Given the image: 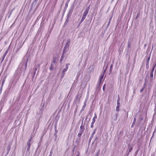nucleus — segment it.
<instances>
[{
    "label": "nucleus",
    "mask_w": 156,
    "mask_h": 156,
    "mask_svg": "<svg viewBox=\"0 0 156 156\" xmlns=\"http://www.w3.org/2000/svg\"><path fill=\"white\" fill-rule=\"evenodd\" d=\"M144 87L142 88L141 90H140V92H142L144 90Z\"/></svg>",
    "instance_id": "a18cd8bd"
},
{
    "label": "nucleus",
    "mask_w": 156,
    "mask_h": 156,
    "mask_svg": "<svg viewBox=\"0 0 156 156\" xmlns=\"http://www.w3.org/2000/svg\"><path fill=\"white\" fill-rule=\"evenodd\" d=\"M153 73L154 72H151L150 75V82H152L153 80Z\"/></svg>",
    "instance_id": "9b49d317"
},
{
    "label": "nucleus",
    "mask_w": 156,
    "mask_h": 156,
    "mask_svg": "<svg viewBox=\"0 0 156 156\" xmlns=\"http://www.w3.org/2000/svg\"><path fill=\"white\" fill-rule=\"evenodd\" d=\"M24 42H23V44L20 43L19 44L18 46L17 47V50L16 52L18 51L20 48L22 47L23 45V44Z\"/></svg>",
    "instance_id": "0eeeda50"
},
{
    "label": "nucleus",
    "mask_w": 156,
    "mask_h": 156,
    "mask_svg": "<svg viewBox=\"0 0 156 156\" xmlns=\"http://www.w3.org/2000/svg\"><path fill=\"white\" fill-rule=\"evenodd\" d=\"M112 18H110V19H109V21L111 22V20H112Z\"/></svg>",
    "instance_id": "6e6d98bb"
},
{
    "label": "nucleus",
    "mask_w": 156,
    "mask_h": 156,
    "mask_svg": "<svg viewBox=\"0 0 156 156\" xmlns=\"http://www.w3.org/2000/svg\"><path fill=\"white\" fill-rule=\"evenodd\" d=\"M32 137H31L28 140L27 142V150L26 151V152H28L29 151L30 146V143L31 141V138Z\"/></svg>",
    "instance_id": "39448f33"
},
{
    "label": "nucleus",
    "mask_w": 156,
    "mask_h": 156,
    "mask_svg": "<svg viewBox=\"0 0 156 156\" xmlns=\"http://www.w3.org/2000/svg\"><path fill=\"white\" fill-rule=\"evenodd\" d=\"M44 103L43 104H42L39 108L40 110L43 111V110L44 108Z\"/></svg>",
    "instance_id": "4468645a"
},
{
    "label": "nucleus",
    "mask_w": 156,
    "mask_h": 156,
    "mask_svg": "<svg viewBox=\"0 0 156 156\" xmlns=\"http://www.w3.org/2000/svg\"><path fill=\"white\" fill-rule=\"evenodd\" d=\"M97 118V116L96 115L95 113L94 114V116L93 117V119H92V122H95L96 121V119Z\"/></svg>",
    "instance_id": "aec40b11"
},
{
    "label": "nucleus",
    "mask_w": 156,
    "mask_h": 156,
    "mask_svg": "<svg viewBox=\"0 0 156 156\" xmlns=\"http://www.w3.org/2000/svg\"><path fill=\"white\" fill-rule=\"evenodd\" d=\"M70 40L69 39L67 40V42L65 44V47L68 48H69L70 45Z\"/></svg>",
    "instance_id": "9d476101"
},
{
    "label": "nucleus",
    "mask_w": 156,
    "mask_h": 156,
    "mask_svg": "<svg viewBox=\"0 0 156 156\" xmlns=\"http://www.w3.org/2000/svg\"><path fill=\"white\" fill-rule=\"evenodd\" d=\"M155 131L154 130V131L153 132V136H154V133H155Z\"/></svg>",
    "instance_id": "5fc2aeb1"
},
{
    "label": "nucleus",
    "mask_w": 156,
    "mask_h": 156,
    "mask_svg": "<svg viewBox=\"0 0 156 156\" xmlns=\"http://www.w3.org/2000/svg\"><path fill=\"white\" fill-rule=\"evenodd\" d=\"M117 106H119V105H120V102L117 101Z\"/></svg>",
    "instance_id": "49530a36"
},
{
    "label": "nucleus",
    "mask_w": 156,
    "mask_h": 156,
    "mask_svg": "<svg viewBox=\"0 0 156 156\" xmlns=\"http://www.w3.org/2000/svg\"><path fill=\"white\" fill-rule=\"evenodd\" d=\"M119 106H117L116 107V110L117 112H118L119 110Z\"/></svg>",
    "instance_id": "c85d7f7f"
},
{
    "label": "nucleus",
    "mask_w": 156,
    "mask_h": 156,
    "mask_svg": "<svg viewBox=\"0 0 156 156\" xmlns=\"http://www.w3.org/2000/svg\"><path fill=\"white\" fill-rule=\"evenodd\" d=\"M156 62L155 64H153V67L151 70V72H154L155 67H156Z\"/></svg>",
    "instance_id": "b1692460"
},
{
    "label": "nucleus",
    "mask_w": 156,
    "mask_h": 156,
    "mask_svg": "<svg viewBox=\"0 0 156 156\" xmlns=\"http://www.w3.org/2000/svg\"><path fill=\"white\" fill-rule=\"evenodd\" d=\"M19 80V79L18 78H17L16 80H15V79H12L10 81V83H16L17 81L18 80Z\"/></svg>",
    "instance_id": "6ab92c4d"
},
{
    "label": "nucleus",
    "mask_w": 156,
    "mask_h": 156,
    "mask_svg": "<svg viewBox=\"0 0 156 156\" xmlns=\"http://www.w3.org/2000/svg\"><path fill=\"white\" fill-rule=\"evenodd\" d=\"M107 66H106V68H105V69L104 72L103 73H104V74L105 73V72L106 70H107Z\"/></svg>",
    "instance_id": "c03bdc74"
},
{
    "label": "nucleus",
    "mask_w": 156,
    "mask_h": 156,
    "mask_svg": "<svg viewBox=\"0 0 156 156\" xmlns=\"http://www.w3.org/2000/svg\"><path fill=\"white\" fill-rule=\"evenodd\" d=\"M89 6L86 9L85 12L83 13V16H86L87 14L88 13L89 11Z\"/></svg>",
    "instance_id": "1a4fd4ad"
},
{
    "label": "nucleus",
    "mask_w": 156,
    "mask_h": 156,
    "mask_svg": "<svg viewBox=\"0 0 156 156\" xmlns=\"http://www.w3.org/2000/svg\"><path fill=\"white\" fill-rule=\"evenodd\" d=\"M86 16H83L82 17V18L80 22V23H79V26H80V24L83 22L84 20L86 18Z\"/></svg>",
    "instance_id": "ddd939ff"
},
{
    "label": "nucleus",
    "mask_w": 156,
    "mask_h": 156,
    "mask_svg": "<svg viewBox=\"0 0 156 156\" xmlns=\"http://www.w3.org/2000/svg\"><path fill=\"white\" fill-rule=\"evenodd\" d=\"M113 67V65L112 64H111L110 66V69H109V71L110 72H111L112 71V69Z\"/></svg>",
    "instance_id": "c756f323"
},
{
    "label": "nucleus",
    "mask_w": 156,
    "mask_h": 156,
    "mask_svg": "<svg viewBox=\"0 0 156 156\" xmlns=\"http://www.w3.org/2000/svg\"><path fill=\"white\" fill-rule=\"evenodd\" d=\"M145 81L146 82V78H145Z\"/></svg>",
    "instance_id": "680f3d73"
},
{
    "label": "nucleus",
    "mask_w": 156,
    "mask_h": 156,
    "mask_svg": "<svg viewBox=\"0 0 156 156\" xmlns=\"http://www.w3.org/2000/svg\"><path fill=\"white\" fill-rule=\"evenodd\" d=\"M52 151H53L52 149L51 148V151L50 152V155L49 156H52V154L53 153Z\"/></svg>",
    "instance_id": "4c0bfd02"
},
{
    "label": "nucleus",
    "mask_w": 156,
    "mask_h": 156,
    "mask_svg": "<svg viewBox=\"0 0 156 156\" xmlns=\"http://www.w3.org/2000/svg\"><path fill=\"white\" fill-rule=\"evenodd\" d=\"M118 116V113L115 114L114 116V120H115L116 119Z\"/></svg>",
    "instance_id": "cd10ccee"
},
{
    "label": "nucleus",
    "mask_w": 156,
    "mask_h": 156,
    "mask_svg": "<svg viewBox=\"0 0 156 156\" xmlns=\"http://www.w3.org/2000/svg\"><path fill=\"white\" fill-rule=\"evenodd\" d=\"M105 84L103 86V90L104 91L105 90Z\"/></svg>",
    "instance_id": "a19ab883"
},
{
    "label": "nucleus",
    "mask_w": 156,
    "mask_h": 156,
    "mask_svg": "<svg viewBox=\"0 0 156 156\" xmlns=\"http://www.w3.org/2000/svg\"><path fill=\"white\" fill-rule=\"evenodd\" d=\"M69 63H67L66 64L65 66V68L63 69L62 71V77H63L65 75V73L67 71L68 69V66L70 65Z\"/></svg>",
    "instance_id": "7ed1b4c3"
},
{
    "label": "nucleus",
    "mask_w": 156,
    "mask_h": 156,
    "mask_svg": "<svg viewBox=\"0 0 156 156\" xmlns=\"http://www.w3.org/2000/svg\"><path fill=\"white\" fill-rule=\"evenodd\" d=\"M68 48L64 47L63 50L62 52L64 53H66L68 51Z\"/></svg>",
    "instance_id": "a211bd4d"
},
{
    "label": "nucleus",
    "mask_w": 156,
    "mask_h": 156,
    "mask_svg": "<svg viewBox=\"0 0 156 156\" xmlns=\"http://www.w3.org/2000/svg\"><path fill=\"white\" fill-rule=\"evenodd\" d=\"M95 122H92L91 124V125H90V127L91 128H93L94 127V124Z\"/></svg>",
    "instance_id": "c9c22d12"
},
{
    "label": "nucleus",
    "mask_w": 156,
    "mask_h": 156,
    "mask_svg": "<svg viewBox=\"0 0 156 156\" xmlns=\"http://www.w3.org/2000/svg\"><path fill=\"white\" fill-rule=\"evenodd\" d=\"M6 56V54H4L3 55V57L1 58V62H2L3 60H4Z\"/></svg>",
    "instance_id": "bb28decb"
},
{
    "label": "nucleus",
    "mask_w": 156,
    "mask_h": 156,
    "mask_svg": "<svg viewBox=\"0 0 156 156\" xmlns=\"http://www.w3.org/2000/svg\"><path fill=\"white\" fill-rule=\"evenodd\" d=\"M82 133L79 132L78 134V136L79 137H80L82 135Z\"/></svg>",
    "instance_id": "473e14b6"
},
{
    "label": "nucleus",
    "mask_w": 156,
    "mask_h": 156,
    "mask_svg": "<svg viewBox=\"0 0 156 156\" xmlns=\"http://www.w3.org/2000/svg\"><path fill=\"white\" fill-rule=\"evenodd\" d=\"M150 58V56L148 58L146 62L149 63V61Z\"/></svg>",
    "instance_id": "58836bf2"
},
{
    "label": "nucleus",
    "mask_w": 156,
    "mask_h": 156,
    "mask_svg": "<svg viewBox=\"0 0 156 156\" xmlns=\"http://www.w3.org/2000/svg\"><path fill=\"white\" fill-rule=\"evenodd\" d=\"M128 47L129 48H130V45L129 43H128Z\"/></svg>",
    "instance_id": "603ef678"
},
{
    "label": "nucleus",
    "mask_w": 156,
    "mask_h": 156,
    "mask_svg": "<svg viewBox=\"0 0 156 156\" xmlns=\"http://www.w3.org/2000/svg\"><path fill=\"white\" fill-rule=\"evenodd\" d=\"M7 149L9 151L10 149V147H7Z\"/></svg>",
    "instance_id": "3c124183"
},
{
    "label": "nucleus",
    "mask_w": 156,
    "mask_h": 156,
    "mask_svg": "<svg viewBox=\"0 0 156 156\" xmlns=\"http://www.w3.org/2000/svg\"><path fill=\"white\" fill-rule=\"evenodd\" d=\"M56 133H55V134H54V135H56Z\"/></svg>",
    "instance_id": "e2e57ef3"
},
{
    "label": "nucleus",
    "mask_w": 156,
    "mask_h": 156,
    "mask_svg": "<svg viewBox=\"0 0 156 156\" xmlns=\"http://www.w3.org/2000/svg\"><path fill=\"white\" fill-rule=\"evenodd\" d=\"M72 13L68 12L66 16L67 18L69 19L71 16Z\"/></svg>",
    "instance_id": "393cba45"
},
{
    "label": "nucleus",
    "mask_w": 156,
    "mask_h": 156,
    "mask_svg": "<svg viewBox=\"0 0 156 156\" xmlns=\"http://www.w3.org/2000/svg\"><path fill=\"white\" fill-rule=\"evenodd\" d=\"M136 118H134V120H133V122L132 123V126H131V127H133V125L135 124V123L136 122Z\"/></svg>",
    "instance_id": "e433bc0d"
},
{
    "label": "nucleus",
    "mask_w": 156,
    "mask_h": 156,
    "mask_svg": "<svg viewBox=\"0 0 156 156\" xmlns=\"http://www.w3.org/2000/svg\"><path fill=\"white\" fill-rule=\"evenodd\" d=\"M37 0H34V2H33V4H34V3L35 4H36L37 3Z\"/></svg>",
    "instance_id": "79ce46f5"
},
{
    "label": "nucleus",
    "mask_w": 156,
    "mask_h": 156,
    "mask_svg": "<svg viewBox=\"0 0 156 156\" xmlns=\"http://www.w3.org/2000/svg\"><path fill=\"white\" fill-rule=\"evenodd\" d=\"M3 85H2H2H1V89L2 88V87H3Z\"/></svg>",
    "instance_id": "864d4df0"
},
{
    "label": "nucleus",
    "mask_w": 156,
    "mask_h": 156,
    "mask_svg": "<svg viewBox=\"0 0 156 156\" xmlns=\"http://www.w3.org/2000/svg\"><path fill=\"white\" fill-rule=\"evenodd\" d=\"M28 60V58L27 57H24L21 63V66L20 68L19 69H18L16 71L17 73L20 71L19 73L20 75H24L27 67Z\"/></svg>",
    "instance_id": "f257e3e1"
},
{
    "label": "nucleus",
    "mask_w": 156,
    "mask_h": 156,
    "mask_svg": "<svg viewBox=\"0 0 156 156\" xmlns=\"http://www.w3.org/2000/svg\"><path fill=\"white\" fill-rule=\"evenodd\" d=\"M67 125V123H66V122L65 121L64 122V123H63L62 124V126L64 127H66Z\"/></svg>",
    "instance_id": "2f4dec72"
},
{
    "label": "nucleus",
    "mask_w": 156,
    "mask_h": 156,
    "mask_svg": "<svg viewBox=\"0 0 156 156\" xmlns=\"http://www.w3.org/2000/svg\"><path fill=\"white\" fill-rule=\"evenodd\" d=\"M73 9H74L73 6H73H71L68 12L72 14V12H73Z\"/></svg>",
    "instance_id": "f3484780"
},
{
    "label": "nucleus",
    "mask_w": 156,
    "mask_h": 156,
    "mask_svg": "<svg viewBox=\"0 0 156 156\" xmlns=\"http://www.w3.org/2000/svg\"><path fill=\"white\" fill-rule=\"evenodd\" d=\"M120 98H119V95H118V99H117V101L120 102Z\"/></svg>",
    "instance_id": "ea45409f"
},
{
    "label": "nucleus",
    "mask_w": 156,
    "mask_h": 156,
    "mask_svg": "<svg viewBox=\"0 0 156 156\" xmlns=\"http://www.w3.org/2000/svg\"><path fill=\"white\" fill-rule=\"evenodd\" d=\"M56 62V59L55 58H54L53 59V63H53L54 65V64H55V63Z\"/></svg>",
    "instance_id": "f704fd0d"
},
{
    "label": "nucleus",
    "mask_w": 156,
    "mask_h": 156,
    "mask_svg": "<svg viewBox=\"0 0 156 156\" xmlns=\"http://www.w3.org/2000/svg\"><path fill=\"white\" fill-rule=\"evenodd\" d=\"M99 152V151H98V153Z\"/></svg>",
    "instance_id": "0e129e2a"
},
{
    "label": "nucleus",
    "mask_w": 156,
    "mask_h": 156,
    "mask_svg": "<svg viewBox=\"0 0 156 156\" xmlns=\"http://www.w3.org/2000/svg\"><path fill=\"white\" fill-rule=\"evenodd\" d=\"M104 73H103L102 74V75L100 76V77L99 78V79L98 84H100V83L101 82V81H102V79H103V77H104Z\"/></svg>",
    "instance_id": "2eb2a0df"
},
{
    "label": "nucleus",
    "mask_w": 156,
    "mask_h": 156,
    "mask_svg": "<svg viewBox=\"0 0 156 156\" xmlns=\"http://www.w3.org/2000/svg\"><path fill=\"white\" fill-rule=\"evenodd\" d=\"M5 78H4L2 80V85H4V83H5Z\"/></svg>",
    "instance_id": "72a5a7b5"
},
{
    "label": "nucleus",
    "mask_w": 156,
    "mask_h": 156,
    "mask_svg": "<svg viewBox=\"0 0 156 156\" xmlns=\"http://www.w3.org/2000/svg\"><path fill=\"white\" fill-rule=\"evenodd\" d=\"M149 63L146 62V68L147 69H148L149 68Z\"/></svg>",
    "instance_id": "7c9ffc66"
},
{
    "label": "nucleus",
    "mask_w": 156,
    "mask_h": 156,
    "mask_svg": "<svg viewBox=\"0 0 156 156\" xmlns=\"http://www.w3.org/2000/svg\"><path fill=\"white\" fill-rule=\"evenodd\" d=\"M83 123L82 122L80 126V129L79 130L80 132L82 133H83L84 132V126L83 125Z\"/></svg>",
    "instance_id": "6e6552de"
},
{
    "label": "nucleus",
    "mask_w": 156,
    "mask_h": 156,
    "mask_svg": "<svg viewBox=\"0 0 156 156\" xmlns=\"http://www.w3.org/2000/svg\"><path fill=\"white\" fill-rule=\"evenodd\" d=\"M69 19L66 18V20L65 21L64 23V27L66 26L67 25V24L69 22Z\"/></svg>",
    "instance_id": "4be33fe9"
},
{
    "label": "nucleus",
    "mask_w": 156,
    "mask_h": 156,
    "mask_svg": "<svg viewBox=\"0 0 156 156\" xmlns=\"http://www.w3.org/2000/svg\"><path fill=\"white\" fill-rule=\"evenodd\" d=\"M43 111L40 110V109L39 110V112H37V115L38 116L40 117L43 114Z\"/></svg>",
    "instance_id": "f8f14e48"
},
{
    "label": "nucleus",
    "mask_w": 156,
    "mask_h": 156,
    "mask_svg": "<svg viewBox=\"0 0 156 156\" xmlns=\"http://www.w3.org/2000/svg\"><path fill=\"white\" fill-rule=\"evenodd\" d=\"M98 139V137L96 136L95 137V140H96Z\"/></svg>",
    "instance_id": "4d7b16f0"
},
{
    "label": "nucleus",
    "mask_w": 156,
    "mask_h": 156,
    "mask_svg": "<svg viewBox=\"0 0 156 156\" xmlns=\"http://www.w3.org/2000/svg\"><path fill=\"white\" fill-rule=\"evenodd\" d=\"M66 5H67H67H67V4H66Z\"/></svg>",
    "instance_id": "052dcab7"
},
{
    "label": "nucleus",
    "mask_w": 156,
    "mask_h": 156,
    "mask_svg": "<svg viewBox=\"0 0 156 156\" xmlns=\"http://www.w3.org/2000/svg\"><path fill=\"white\" fill-rule=\"evenodd\" d=\"M82 95L81 94H80L78 93L76 96L75 99L74 100V102L75 103L77 102H79L80 101V99Z\"/></svg>",
    "instance_id": "20e7f679"
},
{
    "label": "nucleus",
    "mask_w": 156,
    "mask_h": 156,
    "mask_svg": "<svg viewBox=\"0 0 156 156\" xmlns=\"http://www.w3.org/2000/svg\"><path fill=\"white\" fill-rule=\"evenodd\" d=\"M13 10H12V11H11V12H10V15H9V17L11 15V13H12V11H13Z\"/></svg>",
    "instance_id": "09e8293b"
},
{
    "label": "nucleus",
    "mask_w": 156,
    "mask_h": 156,
    "mask_svg": "<svg viewBox=\"0 0 156 156\" xmlns=\"http://www.w3.org/2000/svg\"><path fill=\"white\" fill-rule=\"evenodd\" d=\"M42 138H43V136H41V139H42Z\"/></svg>",
    "instance_id": "13d9d810"
},
{
    "label": "nucleus",
    "mask_w": 156,
    "mask_h": 156,
    "mask_svg": "<svg viewBox=\"0 0 156 156\" xmlns=\"http://www.w3.org/2000/svg\"><path fill=\"white\" fill-rule=\"evenodd\" d=\"M73 9H74L73 6H73H71L68 12L72 14V12H73Z\"/></svg>",
    "instance_id": "dca6fc26"
},
{
    "label": "nucleus",
    "mask_w": 156,
    "mask_h": 156,
    "mask_svg": "<svg viewBox=\"0 0 156 156\" xmlns=\"http://www.w3.org/2000/svg\"><path fill=\"white\" fill-rule=\"evenodd\" d=\"M86 106V102H84V103L83 105L82 106V108L81 110V112H82L84 110V108Z\"/></svg>",
    "instance_id": "5701e85b"
},
{
    "label": "nucleus",
    "mask_w": 156,
    "mask_h": 156,
    "mask_svg": "<svg viewBox=\"0 0 156 156\" xmlns=\"http://www.w3.org/2000/svg\"><path fill=\"white\" fill-rule=\"evenodd\" d=\"M78 154L76 155V156H79V151L77 152Z\"/></svg>",
    "instance_id": "8fccbe9b"
},
{
    "label": "nucleus",
    "mask_w": 156,
    "mask_h": 156,
    "mask_svg": "<svg viewBox=\"0 0 156 156\" xmlns=\"http://www.w3.org/2000/svg\"><path fill=\"white\" fill-rule=\"evenodd\" d=\"M54 64L51 63V66H50V67H49V69L51 70H53V69H54Z\"/></svg>",
    "instance_id": "412c9836"
},
{
    "label": "nucleus",
    "mask_w": 156,
    "mask_h": 156,
    "mask_svg": "<svg viewBox=\"0 0 156 156\" xmlns=\"http://www.w3.org/2000/svg\"><path fill=\"white\" fill-rule=\"evenodd\" d=\"M7 52L6 51L5 52V54H6H6H7Z\"/></svg>",
    "instance_id": "bf43d9fd"
},
{
    "label": "nucleus",
    "mask_w": 156,
    "mask_h": 156,
    "mask_svg": "<svg viewBox=\"0 0 156 156\" xmlns=\"http://www.w3.org/2000/svg\"><path fill=\"white\" fill-rule=\"evenodd\" d=\"M110 23V22L109 21L108 22V24L107 26V27L109 26Z\"/></svg>",
    "instance_id": "de8ad7c7"
},
{
    "label": "nucleus",
    "mask_w": 156,
    "mask_h": 156,
    "mask_svg": "<svg viewBox=\"0 0 156 156\" xmlns=\"http://www.w3.org/2000/svg\"><path fill=\"white\" fill-rule=\"evenodd\" d=\"M133 149V148L132 147H130L129 149V152H130L131 150H132V149Z\"/></svg>",
    "instance_id": "37998d69"
},
{
    "label": "nucleus",
    "mask_w": 156,
    "mask_h": 156,
    "mask_svg": "<svg viewBox=\"0 0 156 156\" xmlns=\"http://www.w3.org/2000/svg\"><path fill=\"white\" fill-rule=\"evenodd\" d=\"M40 64L35 65L33 69H31L29 71V75L30 74L32 76V81H33L36 74V72L38 68H39Z\"/></svg>",
    "instance_id": "f03ea898"
},
{
    "label": "nucleus",
    "mask_w": 156,
    "mask_h": 156,
    "mask_svg": "<svg viewBox=\"0 0 156 156\" xmlns=\"http://www.w3.org/2000/svg\"><path fill=\"white\" fill-rule=\"evenodd\" d=\"M65 54V53H63V52H62V55H61V57L60 59V61H62L63 59L64 58V55Z\"/></svg>",
    "instance_id": "a878e982"
},
{
    "label": "nucleus",
    "mask_w": 156,
    "mask_h": 156,
    "mask_svg": "<svg viewBox=\"0 0 156 156\" xmlns=\"http://www.w3.org/2000/svg\"><path fill=\"white\" fill-rule=\"evenodd\" d=\"M96 130H97V128H96L94 129L93 133H92L91 135V136H90V137L89 139V143H90L91 140L94 136V135L96 131Z\"/></svg>",
    "instance_id": "423d86ee"
}]
</instances>
